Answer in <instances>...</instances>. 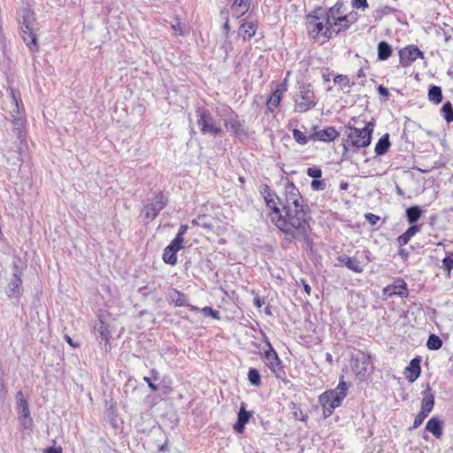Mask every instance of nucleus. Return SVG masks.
I'll list each match as a JSON object with an SVG mask.
<instances>
[{"label": "nucleus", "instance_id": "60", "mask_svg": "<svg viewBox=\"0 0 453 453\" xmlns=\"http://www.w3.org/2000/svg\"><path fill=\"white\" fill-rule=\"evenodd\" d=\"M143 380L145 382H147L148 387L152 392H156L158 389V387L151 381L150 378L144 377Z\"/></svg>", "mask_w": 453, "mask_h": 453}, {"label": "nucleus", "instance_id": "3", "mask_svg": "<svg viewBox=\"0 0 453 453\" xmlns=\"http://www.w3.org/2000/svg\"><path fill=\"white\" fill-rule=\"evenodd\" d=\"M20 35L32 52L38 51L37 37L35 34V14L29 7H23L18 12Z\"/></svg>", "mask_w": 453, "mask_h": 453}, {"label": "nucleus", "instance_id": "7", "mask_svg": "<svg viewBox=\"0 0 453 453\" xmlns=\"http://www.w3.org/2000/svg\"><path fill=\"white\" fill-rule=\"evenodd\" d=\"M352 372L360 380H365L374 371L372 356L363 350H357L350 355Z\"/></svg>", "mask_w": 453, "mask_h": 453}, {"label": "nucleus", "instance_id": "19", "mask_svg": "<svg viewBox=\"0 0 453 453\" xmlns=\"http://www.w3.org/2000/svg\"><path fill=\"white\" fill-rule=\"evenodd\" d=\"M383 293L389 296H398L401 298H406L409 296L407 283L402 278H397L393 284L384 288Z\"/></svg>", "mask_w": 453, "mask_h": 453}, {"label": "nucleus", "instance_id": "14", "mask_svg": "<svg viewBox=\"0 0 453 453\" xmlns=\"http://www.w3.org/2000/svg\"><path fill=\"white\" fill-rule=\"evenodd\" d=\"M167 198L162 192H158L154 198V202L146 204L142 209V213L145 219L153 220L157 218L158 213L166 206Z\"/></svg>", "mask_w": 453, "mask_h": 453}, {"label": "nucleus", "instance_id": "54", "mask_svg": "<svg viewBox=\"0 0 453 453\" xmlns=\"http://www.w3.org/2000/svg\"><path fill=\"white\" fill-rule=\"evenodd\" d=\"M351 4L353 8L361 11L366 10L369 6L367 0H351Z\"/></svg>", "mask_w": 453, "mask_h": 453}, {"label": "nucleus", "instance_id": "59", "mask_svg": "<svg viewBox=\"0 0 453 453\" xmlns=\"http://www.w3.org/2000/svg\"><path fill=\"white\" fill-rule=\"evenodd\" d=\"M377 89H378V93H379L380 96H384L386 99H388V96H389V92H388V89L387 88H385V87H384V86H382V85H380V86L378 87V88H377Z\"/></svg>", "mask_w": 453, "mask_h": 453}, {"label": "nucleus", "instance_id": "27", "mask_svg": "<svg viewBox=\"0 0 453 453\" xmlns=\"http://www.w3.org/2000/svg\"><path fill=\"white\" fill-rule=\"evenodd\" d=\"M257 27V21H242L239 27L240 35L244 41L250 40L256 35Z\"/></svg>", "mask_w": 453, "mask_h": 453}, {"label": "nucleus", "instance_id": "53", "mask_svg": "<svg viewBox=\"0 0 453 453\" xmlns=\"http://www.w3.org/2000/svg\"><path fill=\"white\" fill-rule=\"evenodd\" d=\"M307 175L313 179H319L322 176V171L319 167L312 166L307 169Z\"/></svg>", "mask_w": 453, "mask_h": 453}, {"label": "nucleus", "instance_id": "11", "mask_svg": "<svg viewBox=\"0 0 453 453\" xmlns=\"http://www.w3.org/2000/svg\"><path fill=\"white\" fill-rule=\"evenodd\" d=\"M265 343L268 349L264 352L263 361L277 379L287 382L284 365L267 337H265Z\"/></svg>", "mask_w": 453, "mask_h": 453}, {"label": "nucleus", "instance_id": "61", "mask_svg": "<svg viewBox=\"0 0 453 453\" xmlns=\"http://www.w3.org/2000/svg\"><path fill=\"white\" fill-rule=\"evenodd\" d=\"M65 340L66 341V342L72 346L73 348H78L80 347V343L79 342H73V340L68 335V334H65Z\"/></svg>", "mask_w": 453, "mask_h": 453}, {"label": "nucleus", "instance_id": "48", "mask_svg": "<svg viewBox=\"0 0 453 453\" xmlns=\"http://www.w3.org/2000/svg\"><path fill=\"white\" fill-rule=\"evenodd\" d=\"M188 229V226L187 225H180L176 236L172 241L175 242L176 243H178L180 245H182L183 241H184L183 236L187 233Z\"/></svg>", "mask_w": 453, "mask_h": 453}, {"label": "nucleus", "instance_id": "17", "mask_svg": "<svg viewBox=\"0 0 453 453\" xmlns=\"http://www.w3.org/2000/svg\"><path fill=\"white\" fill-rule=\"evenodd\" d=\"M5 294L9 299L19 301L23 294V281L20 273H12L6 288Z\"/></svg>", "mask_w": 453, "mask_h": 453}, {"label": "nucleus", "instance_id": "41", "mask_svg": "<svg viewBox=\"0 0 453 453\" xmlns=\"http://www.w3.org/2000/svg\"><path fill=\"white\" fill-rule=\"evenodd\" d=\"M429 414L430 413L428 411L420 409L418 413L416 415L413 424L410 427V430H414L419 427Z\"/></svg>", "mask_w": 453, "mask_h": 453}, {"label": "nucleus", "instance_id": "36", "mask_svg": "<svg viewBox=\"0 0 453 453\" xmlns=\"http://www.w3.org/2000/svg\"><path fill=\"white\" fill-rule=\"evenodd\" d=\"M428 100L435 104H438L442 101V91L440 86H430L428 89Z\"/></svg>", "mask_w": 453, "mask_h": 453}, {"label": "nucleus", "instance_id": "21", "mask_svg": "<svg viewBox=\"0 0 453 453\" xmlns=\"http://www.w3.org/2000/svg\"><path fill=\"white\" fill-rule=\"evenodd\" d=\"M357 13L350 12L341 16L340 19H336V21L333 22L332 29L336 35L348 30L350 26L357 21Z\"/></svg>", "mask_w": 453, "mask_h": 453}, {"label": "nucleus", "instance_id": "42", "mask_svg": "<svg viewBox=\"0 0 453 453\" xmlns=\"http://www.w3.org/2000/svg\"><path fill=\"white\" fill-rule=\"evenodd\" d=\"M248 380L253 386H259L261 384V376L256 368H250L248 372Z\"/></svg>", "mask_w": 453, "mask_h": 453}, {"label": "nucleus", "instance_id": "30", "mask_svg": "<svg viewBox=\"0 0 453 453\" xmlns=\"http://www.w3.org/2000/svg\"><path fill=\"white\" fill-rule=\"evenodd\" d=\"M338 261L354 273H361L364 270L359 260L355 257L340 256Z\"/></svg>", "mask_w": 453, "mask_h": 453}, {"label": "nucleus", "instance_id": "35", "mask_svg": "<svg viewBox=\"0 0 453 453\" xmlns=\"http://www.w3.org/2000/svg\"><path fill=\"white\" fill-rule=\"evenodd\" d=\"M378 50V59L380 61L387 60L393 52L391 45L386 41H380L377 46Z\"/></svg>", "mask_w": 453, "mask_h": 453}, {"label": "nucleus", "instance_id": "10", "mask_svg": "<svg viewBox=\"0 0 453 453\" xmlns=\"http://www.w3.org/2000/svg\"><path fill=\"white\" fill-rule=\"evenodd\" d=\"M306 27L308 33L313 39L319 38L325 29H326L327 24L324 18V8L322 6H317L312 12L306 16Z\"/></svg>", "mask_w": 453, "mask_h": 453}, {"label": "nucleus", "instance_id": "2", "mask_svg": "<svg viewBox=\"0 0 453 453\" xmlns=\"http://www.w3.org/2000/svg\"><path fill=\"white\" fill-rule=\"evenodd\" d=\"M347 139L342 141V147L345 155L349 150L357 152L359 149L367 148L372 142V135L375 127L373 121H368L362 128H357L349 122L345 126Z\"/></svg>", "mask_w": 453, "mask_h": 453}, {"label": "nucleus", "instance_id": "9", "mask_svg": "<svg viewBox=\"0 0 453 453\" xmlns=\"http://www.w3.org/2000/svg\"><path fill=\"white\" fill-rule=\"evenodd\" d=\"M196 116L197 126L203 134L219 135L222 134L221 127L216 123L209 109L204 106H197L196 108Z\"/></svg>", "mask_w": 453, "mask_h": 453}, {"label": "nucleus", "instance_id": "1", "mask_svg": "<svg viewBox=\"0 0 453 453\" xmlns=\"http://www.w3.org/2000/svg\"><path fill=\"white\" fill-rule=\"evenodd\" d=\"M282 211L290 223H295L296 219H311V210L304 202L299 189L293 181L288 180L284 185V198L281 203Z\"/></svg>", "mask_w": 453, "mask_h": 453}, {"label": "nucleus", "instance_id": "26", "mask_svg": "<svg viewBox=\"0 0 453 453\" xmlns=\"http://www.w3.org/2000/svg\"><path fill=\"white\" fill-rule=\"evenodd\" d=\"M251 0H234L231 5L232 15L235 19L244 16L250 10Z\"/></svg>", "mask_w": 453, "mask_h": 453}, {"label": "nucleus", "instance_id": "45", "mask_svg": "<svg viewBox=\"0 0 453 453\" xmlns=\"http://www.w3.org/2000/svg\"><path fill=\"white\" fill-rule=\"evenodd\" d=\"M171 27L174 32L175 35H184L188 33V30L185 26H183L178 19L174 23L171 24Z\"/></svg>", "mask_w": 453, "mask_h": 453}, {"label": "nucleus", "instance_id": "24", "mask_svg": "<svg viewBox=\"0 0 453 453\" xmlns=\"http://www.w3.org/2000/svg\"><path fill=\"white\" fill-rule=\"evenodd\" d=\"M183 248V245H180L173 241H171L163 251V261L170 265H175L177 263V252Z\"/></svg>", "mask_w": 453, "mask_h": 453}, {"label": "nucleus", "instance_id": "28", "mask_svg": "<svg viewBox=\"0 0 453 453\" xmlns=\"http://www.w3.org/2000/svg\"><path fill=\"white\" fill-rule=\"evenodd\" d=\"M422 396L420 409L431 413L434 406V395L428 383L426 384V388L422 391Z\"/></svg>", "mask_w": 453, "mask_h": 453}, {"label": "nucleus", "instance_id": "5", "mask_svg": "<svg viewBox=\"0 0 453 453\" xmlns=\"http://www.w3.org/2000/svg\"><path fill=\"white\" fill-rule=\"evenodd\" d=\"M348 388L347 382L340 380L335 389L326 390L319 395V402L322 406L325 418L330 417L335 408L342 404L347 395Z\"/></svg>", "mask_w": 453, "mask_h": 453}, {"label": "nucleus", "instance_id": "52", "mask_svg": "<svg viewBox=\"0 0 453 453\" xmlns=\"http://www.w3.org/2000/svg\"><path fill=\"white\" fill-rule=\"evenodd\" d=\"M438 35H442L445 42H449L453 36V28L450 27H447L446 29H441L437 32Z\"/></svg>", "mask_w": 453, "mask_h": 453}, {"label": "nucleus", "instance_id": "22", "mask_svg": "<svg viewBox=\"0 0 453 453\" xmlns=\"http://www.w3.org/2000/svg\"><path fill=\"white\" fill-rule=\"evenodd\" d=\"M167 300L173 303H174L177 307H188L190 311H198V308L193 306L188 303V298L186 295L176 288H172L168 295Z\"/></svg>", "mask_w": 453, "mask_h": 453}, {"label": "nucleus", "instance_id": "37", "mask_svg": "<svg viewBox=\"0 0 453 453\" xmlns=\"http://www.w3.org/2000/svg\"><path fill=\"white\" fill-rule=\"evenodd\" d=\"M216 112L222 119L223 121L224 119L232 118L237 114L230 106L226 104H222L219 107H218Z\"/></svg>", "mask_w": 453, "mask_h": 453}, {"label": "nucleus", "instance_id": "6", "mask_svg": "<svg viewBox=\"0 0 453 453\" xmlns=\"http://www.w3.org/2000/svg\"><path fill=\"white\" fill-rule=\"evenodd\" d=\"M311 219H296L295 223L289 224L282 233L286 235V239L289 242L293 240H300L303 242V247L306 250H311L313 246L312 239L310 236L311 232Z\"/></svg>", "mask_w": 453, "mask_h": 453}, {"label": "nucleus", "instance_id": "16", "mask_svg": "<svg viewBox=\"0 0 453 453\" xmlns=\"http://www.w3.org/2000/svg\"><path fill=\"white\" fill-rule=\"evenodd\" d=\"M398 55L399 64L403 67L410 66L418 58H424L423 52L413 44L401 49Z\"/></svg>", "mask_w": 453, "mask_h": 453}, {"label": "nucleus", "instance_id": "44", "mask_svg": "<svg viewBox=\"0 0 453 453\" xmlns=\"http://www.w3.org/2000/svg\"><path fill=\"white\" fill-rule=\"evenodd\" d=\"M294 140L300 145L308 143L310 137L306 136L301 130L295 128L292 131Z\"/></svg>", "mask_w": 453, "mask_h": 453}, {"label": "nucleus", "instance_id": "31", "mask_svg": "<svg viewBox=\"0 0 453 453\" xmlns=\"http://www.w3.org/2000/svg\"><path fill=\"white\" fill-rule=\"evenodd\" d=\"M250 417L251 414L242 406L237 415V421L234 425V430L238 434H242Z\"/></svg>", "mask_w": 453, "mask_h": 453}, {"label": "nucleus", "instance_id": "12", "mask_svg": "<svg viewBox=\"0 0 453 453\" xmlns=\"http://www.w3.org/2000/svg\"><path fill=\"white\" fill-rule=\"evenodd\" d=\"M282 199L277 197V199H272L265 203L267 208L270 210L269 218L272 223L282 232L289 224L286 213L282 211L281 206Z\"/></svg>", "mask_w": 453, "mask_h": 453}, {"label": "nucleus", "instance_id": "57", "mask_svg": "<svg viewBox=\"0 0 453 453\" xmlns=\"http://www.w3.org/2000/svg\"><path fill=\"white\" fill-rule=\"evenodd\" d=\"M365 219H367V221L371 224V225H375L379 220H380V217L373 214V213H366L365 215Z\"/></svg>", "mask_w": 453, "mask_h": 453}, {"label": "nucleus", "instance_id": "55", "mask_svg": "<svg viewBox=\"0 0 453 453\" xmlns=\"http://www.w3.org/2000/svg\"><path fill=\"white\" fill-rule=\"evenodd\" d=\"M205 218V215H199L197 218L192 219L191 224L193 226H202L204 228H209L211 227V224L203 222Z\"/></svg>", "mask_w": 453, "mask_h": 453}, {"label": "nucleus", "instance_id": "63", "mask_svg": "<svg viewBox=\"0 0 453 453\" xmlns=\"http://www.w3.org/2000/svg\"><path fill=\"white\" fill-rule=\"evenodd\" d=\"M395 12V10L389 6H384L381 10V13L383 15H389L391 13H394Z\"/></svg>", "mask_w": 453, "mask_h": 453}, {"label": "nucleus", "instance_id": "8", "mask_svg": "<svg viewBox=\"0 0 453 453\" xmlns=\"http://www.w3.org/2000/svg\"><path fill=\"white\" fill-rule=\"evenodd\" d=\"M296 112L303 113L318 104V98L315 96L311 84L303 83L299 86L298 92L294 96Z\"/></svg>", "mask_w": 453, "mask_h": 453}, {"label": "nucleus", "instance_id": "20", "mask_svg": "<svg viewBox=\"0 0 453 453\" xmlns=\"http://www.w3.org/2000/svg\"><path fill=\"white\" fill-rule=\"evenodd\" d=\"M444 422L439 417L434 416L427 422L425 426V431L422 435L423 439L428 441L429 437L426 432L431 433L436 439H440L443 434Z\"/></svg>", "mask_w": 453, "mask_h": 453}, {"label": "nucleus", "instance_id": "64", "mask_svg": "<svg viewBox=\"0 0 453 453\" xmlns=\"http://www.w3.org/2000/svg\"><path fill=\"white\" fill-rule=\"evenodd\" d=\"M254 305L257 308H260L262 306V304L264 303V301L258 296H257L255 298H254Z\"/></svg>", "mask_w": 453, "mask_h": 453}, {"label": "nucleus", "instance_id": "49", "mask_svg": "<svg viewBox=\"0 0 453 453\" xmlns=\"http://www.w3.org/2000/svg\"><path fill=\"white\" fill-rule=\"evenodd\" d=\"M441 268L447 273L449 276L450 275V273L453 269V258L450 255H447L442 259Z\"/></svg>", "mask_w": 453, "mask_h": 453}, {"label": "nucleus", "instance_id": "40", "mask_svg": "<svg viewBox=\"0 0 453 453\" xmlns=\"http://www.w3.org/2000/svg\"><path fill=\"white\" fill-rule=\"evenodd\" d=\"M441 111V115L443 116L444 119L448 123H450L453 121V106L449 102H446L442 105Z\"/></svg>", "mask_w": 453, "mask_h": 453}, {"label": "nucleus", "instance_id": "25", "mask_svg": "<svg viewBox=\"0 0 453 453\" xmlns=\"http://www.w3.org/2000/svg\"><path fill=\"white\" fill-rule=\"evenodd\" d=\"M420 363L421 357L418 356L415 357L410 361L408 366L405 368L406 372H408L406 373V379L409 382H414L420 376Z\"/></svg>", "mask_w": 453, "mask_h": 453}, {"label": "nucleus", "instance_id": "62", "mask_svg": "<svg viewBox=\"0 0 453 453\" xmlns=\"http://www.w3.org/2000/svg\"><path fill=\"white\" fill-rule=\"evenodd\" d=\"M331 75H332V73L329 72L328 69L323 70L322 71V79H323L324 82L330 81Z\"/></svg>", "mask_w": 453, "mask_h": 453}, {"label": "nucleus", "instance_id": "43", "mask_svg": "<svg viewBox=\"0 0 453 453\" xmlns=\"http://www.w3.org/2000/svg\"><path fill=\"white\" fill-rule=\"evenodd\" d=\"M334 82L340 87L341 89L350 88L349 78L344 74H338L334 78Z\"/></svg>", "mask_w": 453, "mask_h": 453}, {"label": "nucleus", "instance_id": "51", "mask_svg": "<svg viewBox=\"0 0 453 453\" xmlns=\"http://www.w3.org/2000/svg\"><path fill=\"white\" fill-rule=\"evenodd\" d=\"M326 186L324 180L313 179L311 183V189L315 191L324 190Z\"/></svg>", "mask_w": 453, "mask_h": 453}, {"label": "nucleus", "instance_id": "34", "mask_svg": "<svg viewBox=\"0 0 453 453\" xmlns=\"http://www.w3.org/2000/svg\"><path fill=\"white\" fill-rule=\"evenodd\" d=\"M95 330L100 334L101 342H104L105 346L109 345L111 338L109 326L101 318L95 326Z\"/></svg>", "mask_w": 453, "mask_h": 453}, {"label": "nucleus", "instance_id": "33", "mask_svg": "<svg viewBox=\"0 0 453 453\" xmlns=\"http://www.w3.org/2000/svg\"><path fill=\"white\" fill-rule=\"evenodd\" d=\"M391 142L389 140V134L386 133L376 142L374 148L375 154L377 156H382L386 154L388 151Z\"/></svg>", "mask_w": 453, "mask_h": 453}, {"label": "nucleus", "instance_id": "38", "mask_svg": "<svg viewBox=\"0 0 453 453\" xmlns=\"http://www.w3.org/2000/svg\"><path fill=\"white\" fill-rule=\"evenodd\" d=\"M442 346V341L439 336L431 334L426 342V347L430 350H437Z\"/></svg>", "mask_w": 453, "mask_h": 453}, {"label": "nucleus", "instance_id": "50", "mask_svg": "<svg viewBox=\"0 0 453 453\" xmlns=\"http://www.w3.org/2000/svg\"><path fill=\"white\" fill-rule=\"evenodd\" d=\"M421 230V225H411L408 229L403 234L406 238L410 239L413 237Z\"/></svg>", "mask_w": 453, "mask_h": 453}, {"label": "nucleus", "instance_id": "13", "mask_svg": "<svg viewBox=\"0 0 453 453\" xmlns=\"http://www.w3.org/2000/svg\"><path fill=\"white\" fill-rule=\"evenodd\" d=\"M344 4L338 1L334 5L328 9L324 8V18L326 21L327 27L323 33V37L326 40H330L333 37L334 29H332L333 22L336 21V19H340L341 16H344Z\"/></svg>", "mask_w": 453, "mask_h": 453}, {"label": "nucleus", "instance_id": "47", "mask_svg": "<svg viewBox=\"0 0 453 453\" xmlns=\"http://www.w3.org/2000/svg\"><path fill=\"white\" fill-rule=\"evenodd\" d=\"M22 430H31L34 426V420L31 416L18 418Z\"/></svg>", "mask_w": 453, "mask_h": 453}, {"label": "nucleus", "instance_id": "15", "mask_svg": "<svg viewBox=\"0 0 453 453\" xmlns=\"http://www.w3.org/2000/svg\"><path fill=\"white\" fill-rule=\"evenodd\" d=\"M225 127L231 133V134L242 142L249 138V134L243 126V122L239 119L236 114L234 117L224 119Z\"/></svg>", "mask_w": 453, "mask_h": 453}, {"label": "nucleus", "instance_id": "58", "mask_svg": "<svg viewBox=\"0 0 453 453\" xmlns=\"http://www.w3.org/2000/svg\"><path fill=\"white\" fill-rule=\"evenodd\" d=\"M396 242L400 247H403L410 242V239L406 238L405 235L402 234L397 237Z\"/></svg>", "mask_w": 453, "mask_h": 453}, {"label": "nucleus", "instance_id": "29", "mask_svg": "<svg viewBox=\"0 0 453 453\" xmlns=\"http://www.w3.org/2000/svg\"><path fill=\"white\" fill-rule=\"evenodd\" d=\"M16 398V411L18 413V418L31 416L28 402L21 390L17 392Z\"/></svg>", "mask_w": 453, "mask_h": 453}, {"label": "nucleus", "instance_id": "18", "mask_svg": "<svg viewBox=\"0 0 453 453\" xmlns=\"http://www.w3.org/2000/svg\"><path fill=\"white\" fill-rule=\"evenodd\" d=\"M339 136V132L334 127H326L322 130H318V127H313V133L310 135V139L314 142H330Z\"/></svg>", "mask_w": 453, "mask_h": 453}, {"label": "nucleus", "instance_id": "32", "mask_svg": "<svg viewBox=\"0 0 453 453\" xmlns=\"http://www.w3.org/2000/svg\"><path fill=\"white\" fill-rule=\"evenodd\" d=\"M423 215V211L418 205H412L405 210V217L409 224L417 225L416 223Z\"/></svg>", "mask_w": 453, "mask_h": 453}, {"label": "nucleus", "instance_id": "56", "mask_svg": "<svg viewBox=\"0 0 453 453\" xmlns=\"http://www.w3.org/2000/svg\"><path fill=\"white\" fill-rule=\"evenodd\" d=\"M221 50H224L225 52V59L227 58L229 53L232 51L233 50V45H232V42L229 41V40H225L221 45Z\"/></svg>", "mask_w": 453, "mask_h": 453}, {"label": "nucleus", "instance_id": "23", "mask_svg": "<svg viewBox=\"0 0 453 453\" xmlns=\"http://www.w3.org/2000/svg\"><path fill=\"white\" fill-rule=\"evenodd\" d=\"M287 90V85L285 83L278 84L276 88L273 91L271 96L266 101V111L273 112L274 110L279 106L282 94Z\"/></svg>", "mask_w": 453, "mask_h": 453}, {"label": "nucleus", "instance_id": "39", "mask_svg": "<svg viewBox=\"0 0 453 453\" xmlns=\"http://www.w3.org/2000/svg\"><path fill=\"white\" fill-rule=\"evenodd\" d=\"M260 193L264 197L265 202L266 203L269 200L277 199L278 195L275 191H273L268 185L264 184L260 187Z\"/></svg>", "mask_w": 453, "mask_h": 453}, {"label": "nucleus", "instance_id": "4", "mask_svg": "<svg viewBox=\"0 0 453 453\" xmlns=\"http://www.w3.org/2000/svg\"><path fill=\"white\" fill-rule=\"evenodd\" d=\"M8 91L11 97L12 109L9 111V113L11 116V122L13 126L12 131L16 134L17 138L19 141L20 147L19 148V150H21V145L26 142V119L21 116V111H24V105L19 90L9 87Z\"/></svg>", "mask_w": 453, "mask_h": 453}, {"label": "nucleus", "instance_id": "46", "mask_svg": "<svg viewBox=\"0 0 453 453\" xmlns=\"http://www.w3.org/2000/svg\"><path fill=\"white\" fill-rule=\"evenodd\" d=\"M198 311H200L205 317H211L212 319H220L219 311L212 309L210 306H205L202 309L198 308Z\"/></svg>", "mask_w": 453, "mask_h": 453}]
</instances>
